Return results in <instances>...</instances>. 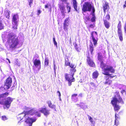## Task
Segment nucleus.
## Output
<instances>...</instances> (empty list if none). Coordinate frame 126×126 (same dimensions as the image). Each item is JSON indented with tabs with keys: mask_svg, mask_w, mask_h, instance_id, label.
Listing matches in <instances>:
<instances>
[{
	"mask_svg": "<svg viewBox=\"0 0 126 126\" xmlns=\"http://www.w3.org/2000/svg\"><path fill=\"white\" fill-rule=\"evenodd\" d=\"M125 4L123 5V7L124 8L126 7V0L125 1Z\"/></svg>",
	"mask_w": 126,
	"mask_h": 126,
	"instance_id": "nucleus-48",
	"label": "nucleus"
},
{
	"mask_svg": "<svg viewBox=\"0 0 126 126\" xmlns=\"http://www.w3.org/2000/svg\"><path fill=\"white\" fill-rule=\"evenodd\" d=\"M53 42L54 43V44L55 46H56V47H57L58 46H57V44L56 42V41H55V39L54 37L53 38Z\"/></svg>",
	"mask_w": 126,
	"mask_h": 126,
	"instance_id": "nucleus-37",
	"label": "nucleus"
},
{
	"mask_svg": "<svg viewBox=\"0 0 126 126\" xmlns=\"http://www.w3.org/2000/svg\"><path fill=\"white\" fill-rule=\"evenodd\" d=\"M64 66L66 67L69 66L70 68V71L71 72H76V65L74 63H71L68 57H66L65 59Z\"/></svg>",
	"mask_w": 126,
	"mask_h": 126,
	"instance_id": "nucleus-5",
	"label": "nucleus"
},
{
	"mask_svg": "<svg viewBox=\"0 0 126 126\" xmlns=\"http://www.w3.org/2000/svg\"><path fill=\"white\" fill-rule=\"evenodd\" d=\"M61 1L63 2H66L67 0H60Z\"/></svg>",
	"mask_w": 126,
	"mask_h": 126,
	"instance_id": "nucleus-49",
	"label": "nucleus"
},
{
	"mask_svg": "<svg viewBox=\"0 0 126 126\" xmlns=\"http://www.w3.org/2000/svg\"><path fill=\"white\" fill-rule=\"evenodd\" d=\"M74 45L76 51L78 52H79L81 50V48L80 47H78V45L76 43H74Z\"/></svg>",
	"mask_w": 126,
	"mask_h": 126,
	"instance_id": "nucleus-28",
	"label": "nucleus"
},
{
	"mask_svg": "<svg viewBox=\"0 0 126 126\" xmlns=\"http://www.w3.org/2000/svg\"><path fill=\"white\" fill-rule=\"evenodd\" d=\"M75 72H71L70 71V73L71 75L67 73L65 74V78L66 80L68 81V84L69 86H70L72 85V83L75 81V80L74 76V73Z\"/></svg>",
	"mask_w": 126,
	"mask_h": 126,
	"instance_id": "nucleus-4",
	"label": "nucleus"
},
{
	"mask_svg": "<svg viewBox=\"0 0 126 126\" xmlns=\"http://www.w3.org/2000/svg\"><path fill=\"white\" fill-rule=\"evenodd\" d=\"M95 26L94 24H91L89 26V28H93Z\"/></svg>",
	"mask_w": 126,
	"mask_h": 126,
	"instance_id": "nucleus-43",
	"label": "nucleus"
},
{
	"mask_svg": "<svg viewBox=\"0 0 126 126\" xmlns=\"http://www.w3.org/2000/svg\"><path fill=\"white\" fill-rule=\"evenodd\" d=\"M57 93L58 94V96H59V98L60 99L61 94L60 92L59 91H58L57 92Z\"/></svg>",
	"mask_w": 126,
	"mask_h": 126,
	"instance_id": "nucleus-45",
	"label": "nucleus"
},
{
	"mask_svg": "<svg viewBox=\"0 0 126 126\" xmlns=\"http://www.w3.org/2000/svg\"><path fill=\"white\" fill-rule=\"evenodd\" d=\"M10 11L8 10L5 11L4 12V15L5 17L8 19H9L10 17Z\"/></svg>",
	"mask_w": 126,
	"mask_h": 126,
	"instance_id": "nucleus-27",
	"label": "nucleus"
},
{
	"mask_svg": "<svg viewBox=\"0 0 126 126\" xmlns=\"http://www.w3.org/2000/svg\"><path fill=\"white\" fill-rule=\"evenodd\" d=\"M59 7L62 13L64 15V11H65V6L63 5H62L61 4H59Z\"/></svg>",
	"mask_w": 126,
	"mask_h": 126,
	"instance_id": "nucleus-23",
	"label": "nucleus"
},
{
	"mask_svg": "<svg viewBox=\"0 0 126 126\" xmlns=\"http://www.w3.org/2000/svg\"><path fill=\"white\" fill-rule=\"evenodd\" d=\"M2 119L3 120H5L7 119V118L5 115H3L2 117Z\"/></svg>",
	"mask_w": 126,
	"mask_h": 126,
	"instance_id": "nucleus-40",
	"label": "nucleus"
},
{
	"mask_svg": "<svg viewBox=\"0 0 126 126\" xmlns=\"http://www.w3.org/2000/svg\"><path fill=\"white\" fill-rule=\"evenodd\" d=\"M124 29L125 33H126V23H125L124 26Z\"/></svg>",
	"mask_w": 126,
	"mask_h": 126,
	"instance_id": "nucleus-44",
	"label": "nucleus"
},
{
	"mask_svg": "<svg viewBox=\"0 0 126 126\" xmlns=\"http://www.w3.org/2000/svg\"><path fill=\"white\" fill-rule=\"evenodd\" d=\"M91 35L94 45L95 46L97 44L98 40V39L97 38V33L96 32L93 31L91 32Z\"/></svg>",
	"mask_w": 126,
	"mask_h": 126,
	"instance_id": "nucleus-13",
	"label": "nucleus"
},
{
	"mask_svg": "<svg viewBox=\"0 0 126 126\" xmlns=\"http://www.w3.org/2000/svg\"><path fill=\"white\" fill-rule=\"evenodd\" d=\"M18 18V16L17 14H14L12 16V20L13 25L12 28L14 30H16L17 29Z\"/></svg>",
	"mask_w": 126,
	"mask_h": 126,
	"instance_id": "nucleus-10",
	"label": "nucleus"
},
{
	"mask_svg": "<svg viewBox=\"0 0 126 126\" xmlns=\"http://www.w3.org/2000/svg\"><path fill=\"white\" fill-rule=\"evenodd\" d=\"M18 59H16V61L17 62V63H18Z\"/></svg>",
	"mask_w": 126,
	"mask_h": 126,
	"instance_id": "nucleus-53",
	"label": "nucleus"
},
{
	"mask_svg": "<svg viewBox=\"0 0 126 126\" xmlns=\"http://www.w3.org/2000/svg\"><path fill=\"white\" fill-rule=\"evenodd\" d=\"M92 5L89 2H85L82 5V13H84L87 11L90 12L91 11Z\"/></svg>",
	"mask_w": 126,
	"mask_h": 126,
	"instance_id": "nucleus-9",
	"label": "nucleus"
},
{
	"mask_svg": "<svg viewBox=\"0 0 126 126\" xmlns=\"http://www.w3.org/2000/svg\"><path fill=\"white\" fill-rule=\"evenodd\" d=\"M106 19L109 20L110 19V15L108 14L106 16Z\"/></svg>",
	"mask_w": 126,
	"mask_h": 126,
	"instance_id": "nucleus-39",
	"label": "nucleus"
},
{
	"mask_svg": "<svg viewBox=\"0 0 126 126\" xmlns=\"http://www.w3.org/2000/svg\"><path fill=\"white\" fill-rule=\"evenodd\" d=\"M79 95L81 97H82V94L81 93H80V94H79Z\"/></svg>",
	"mask_w": 126,
	"mask_h": 126,
	"instance_id": "nucleus-50",
	"label": "nucleus"
},
{
	"mask_svg": "<svg viewBox=\"0 0 126 126\" xmlns=\"http://www.w3.org/2000/svg\"><path fill=\"white\" fill-rule=\"evenodd\" d=\"M90 44L89 45V50L90 52L91 55H93L94 54V50L93 45L92 43L90 42Z\"/></svg>",
	"mask_w": 126,
	"mask_h": 126,
	"instance_id": "nucleus-20",
	"label": "nucleus"
},
{
	"mask_svg": "<svg viewBox=\"0 0 126 126\" xmlns=\"http://www.w3.org/2000/svg\"><path fill=\"white\" fill-rule=\"evenodd\" d=\"M41 12V11L40 10H38L37 11V15H39Z\"/></svg>",
	"mask_w": 126,
	"mask_h": 126,
	"instance_id": "nucleus-46",
	"label": "nucleus"
},
{
	"mask_svg": "<svg viewBox=\"0 0 126 126\" xmlns=\"http://www.w3.org/2000/svg\"><path fill=\"white\" fill-rule=\"evenodd\" d=\"M93 126H94V125H93Z\"/></svg>",
	"mask_w": 126,
	"mask_h": 126,
	"instance_id": "nucleus-55",
	"label": "nucleus"
},
{
	"mask_svg": "<svg viewBox=\"0 0 126 126\" xmlns=\"http://www.w3.org/2000/svg\"><path fill=\"white\" fill-rule=\"evenodd\" d=\"M36 120V119L35 118H32L28 117L26 119L25 122L28 124L29 126H32L33 123L35 122Z\"/></svg>",
	"mask_w": 126,
	"mask_h": 126,
	"instance_id": "nucleus-14",
	"label": "nucleus"
},
{
	"mask_svg": "<svg viewBox=\"0 0 126 126\" xmlns=\"http://www.w3.org/2000/svg\"><path fill=\"white\" fill-rule=\"evenodd\" d=\"M99 75V73L97 71L94 72L92 73V78L93 79L97 78Z\"/></svg>",
	"mask_w": 126,
	"mask_h": 126,
	"instance_id": "nucleus-26",
	"label": "nucleus"
},
{
	"mask_svg": "<svg viewBox=\"0 0 126 126\" xmlns=\"http://www.w3.org/2000/svg\"><path fill=\"white\" fill-rule=\"evenodd\" d=\"M69 18H67L64 20L63 23V29L65 31H67L69 25Z\"/></svg>",
	"mask_w": 126,
	"mask_h": 126,
	"instance_id": "nucleus-16",
	"label": "nucleus"
},
{
	"mask_svg": "<svg viewBox=\"0 0 126 126\" xmlns=\"http://www.w3.org/2000/svg\"><path fill=\"white\" fill-rule=\"evenodd\" d=\"M50 6V8H51V5L50 4H47L45 5V9L48 8V7Z\"/></svg>",
	"mask_w": 126,
	"mask_h": 126,
	"instance_id": "nucleus-41",
	"label": "nucleus"
},
{
	"mask_svg": "<svg viewBox=\"0 0 126 126\" xmlns=\"http://www.w3.org/2000/svg\"><path fill=\"white\" fill-rule=\"evenodd\" d=\"M87 116L88 117L89 120L91 123L93 125H94L95 123V121L93 120V118L89 115H88Z\"/></svg>",
	"mask_w": 126,
	"mask_h": 126,
	"instance_id": "nucleus-31",
	"label": "nucleus"
},
{
	"mask_svg": "<svg viewBox=\"0 0 126 126\" xmlns=\"http://www.w3.org/2000/svg\"><path fill=\"white\" fill-rule=\"evenodd\" d=\"M112 69H113V70H112V71H107L108 72V75L106 74H104V72L103 71H102L103 72V74L105 75H106V76H109V77H110V78H113V77H115L116 76H111V74H110V72L111 73H114L115 72V70L114 68H113V67H112Z\"/></svg>",
	"mask_w": 126,
	"mask_h": 126,
	"instance_id": "nucleus-22",
	"label": "nucleus"
},
{
	"mask_svg": "<svg viewBox=\"0 0 126 126\" xmlns=\"http://www.w3.org/2000/svg\"><path fill=\"white\" fill-rule=\"evenodd\" d=\"M7 38V42L10 44V48H15L19 44V41L18 37L13 33H10L8 34Z\"/></svg>",
	"mask_w": 126,
	"mask_h": 126,
	"instance_id": "nucleus-1",
	"label": "nucleus"
},
{
	"mask_svg": "<svg viewBox=\"0 0 126 126\" xmlns=\"http://www.w3.org/2000/svg\"><path fill=\"white\" fill-rule=\"evenodd\" d=\"M103 10L104 13H105L106 12H108L110 9V7L108 2L106 1L103 5Z\"/></svg>",
	"mask_w": 126,
	"mask_h": 126,
	"instance_id": "nucleus-17",
	"label": "nucleus"
},
{
	"mask_svg": "<svg viewBox=\"0 0 126 126\" xmlns=\"http://www.w3.org/2000/svg\"><path fill=\"white\" fill-rule=\"evenodd\" d=\"M78 95L77 94H73L71 96L72 99H73L75 97L77 96Z\"/></svg>",
	"mask_w": 126,
	"mask_h": 126,
	"instance_id": "nucleus-42",
	"label": "nucleus"
},
{
	"mask_svg": "<svg viewBox=\"0 0 126 126\" xmlns=\"http://www.w3.org/2000/svg\"><path fill=\"white\" fill-rule=\"evenodd\" d=\"M117 114L116 113L115 114V125L116 126H117L119 124V122L117 120L118 119V117H117V116H116ZM117 115H118L117 114Z\"/></svg>",
	"mask_w": 126,
	"mask_h": 126,
	"instance_id": "nucleus-29",
	"label": "nucleus"
},
{
	"mask_svg": "<svg viewBox=\"0 0 126 126\" xmlns=\"http://www.w3.org/2000/svg\"><path fill=\"white\" fill-rule=\"evenodd\" d=\"M33 0H28V1L29 3V4L30 7H31L32 5L33 4Z\"/></svg>",
	"mask_w": 126,
	"mask_h": 126,
	"instance_id": "nucleus-33",
	"label": "nucleus"
},
{
	"mask_svg": "<svg viewBox=\"0 0 126 126\" xmlns=\"http://www.w3.org/2000/svg\"><path fill=\"white\" fill-rule=\"evenodd\" d=\"M122 26L120 21H119L117 26V32L120 40L122 41L123 40V35L122 30Z\"/></svg>",
	"mask_w": 126,
	"mask_h": 126,
	"instance_id": "nucleus-11",
	"label": "nucleus"
},
{
	"mask_svg": "<svg viewBox=\"0 0 126 126\" xmlns=\"http://www.w3.org/2000/svg\"><path fill=\"white\" fill-rule=\"evenodd\" d=\"M91 85L92 86L95 87V85L94 83L93 82H91L90 83Z\"/></svg>",
	"mask_w": 126,
	"mask_h": 126,
	"instance_id": "nucleus-47",
	"label": "nucleus"
},
{
	"mask_svg": "<svg viewBox=\"0 0 126 126\" xmlns=\"http://www.w3.org/2000/svg\"><path fill=\"white\" fill-rule=\"evenodd\" d=\"M1 98H2V97L1 94L0 95V104L5 105L6 107L8 109L11 106V104L13 101V99L10 97H8L4 103L3 101L0 100Z\"/></svg>",
	"mask_w": 126,
	"mask_h": 126,
	"instance_id": "nucleus-8",
	"label": "nucleus"
},
{
	"mask_svg": "<svg viewBox=\"0 0 126 126\" xmlns=\"http://www.w3.org/2000/svg\"><path fill=\"white\" fill-rule=\"evenodd\" d=\"M7 59L8 60L9 63H10V60L8 59Z\"/></svg>",
	"mask_w": 126,
	"mask_h": 126,
	"instance_id": "nucleus-51",
	"label": "nucleus"
},
{
	"mask_svg": "<svg viewBox=\"0 0 126 126\" xmlns=\"http://www.w3.org/2000/svg\"><path fill=\"white\" fill-rule=\"evenodd\" d=\"M92 16L95 15L94 12L95 11V10L93 6H92Z\"/></svg>",
	"mask_w": 126,
	"mask_h": 126,
	"instance_id": "nucleus-34",
	"label": "nucleus"
},
{
	"mask_svg": "<svg viewBox=\"0 0 126 126\" xmlns=\"http://www.w3.org/2000/svg\"><path fill=\"white\" fill-rule=\"evenodd\" d=\"M48 107L52 109H54L55 111H56V106L55 105L52 104L50 101H47V102Z\"/></svg>",
	"mask_w": 126,
	"mask_h": 126,
	"instance_id": "nucleus-21",
	"label": "nucleus"
},
{
	"mask_svg": "<svg viewBox=\"0 0 126 126\" xmlns=\"http://www.w3.org/2000/svg\"><path fill=\"white\" fill-rule=\"evenodd\" d=\"M97 54L98 60L100 62V68L102 69V71H104V74L108 75V72L107 71H112L113 70L112 66L104 63L103 60V57L101 53H98Z\"/></svg>",
	"mask_w": 126,
	"mask_h": 126,
	"instance_id": "nucleus-2",
	"label": "nucleus"
},
{
	"mask_svg": "<svg viewBox=\"0 0 126 126\" xmlns=\"http://www.w3.org/2000/svg\"><path fill=\"white\" fill-rule=\"evenodd\" d=\"M35 110L34 109H33L28 111H24L23 112V113H24V115L21 116V115L18 116V118H20V120H21L23 119V117L27 115H33L34 114Z\"/></svg>",
	"mask_w": 126,
	"mask_h": 126,
	"instance_id": "nucleus-12",
	"label": "nucleus"
},
{
	"mask_svg": "<svg viewBox=\"0 0 126 126\" xmlns=\"http://www.w3.org/2000/svg\"><path fill=\"white\" fill-rule=\"evenodd\" d=\"M103 21L104 22V24L105 27L107 29H108L110 26V22L105 19Z\"/></svg>",
	"mask_w": 126,
	"mask_h": 126,
	"instance_id": "nucleus-25",
	"label": "nucleus"
},
{
	"mask_svg": "<svg viewBox=\"0 0 126 126\" xmlns=\"http://www.w3.org/2000/svg\"><path fill=\"white\" fill-rule=\"evenodd\" d=\"M9 94V93L8 92H6L4 93L1 94L2 98L6 97H7Z\"/></svg>",
	"mask_w": 126,
	"mask_h": 126,
	"instance_id": "nucleus-32",
	"label": "nucleus"
},
{
	"mask_svg": "<svg viewBox=\"0 0 126 126\" xmlns=\"http://www.w3.org/2000/svg\"><path fill=\"white\" fill-rule=\"evenodd\" d=\"M12 82V79L11 77L9 76L4 81V87H1L0 88V90H2L4 88L5 90H8L10 88L11 86Z\"/></svg>",
	"mask_w": 126,
	"mask_h": 126,
	"instance_id": "nucleus-6",
	"label": "nucleus"
},
{
	"mask_svg": "<svg viewBox=\"0 0 126 126\" xmlns=\"http://www.w3.org/2000/svg\"><path fill=\"white\" fill-rule=\"evenodd\" d=\"M49 63V60L47 58H45V59L44 61V66L45 67H46L48 65Z\"/></svg>",
	"mask_w": 126,
	"mask_h": 126,
	"instance_id": "nucleus-30",
	"label": "nucleus"
},
{
	"mask_svg": "<svg viewBox=\"0 0 126 126\" xmlns=\"http://www.w3.org/2000/svg\"><path fill=\"white\" fill-rule=\"evenodd\" d=\"M86 61L88 64L91 67H94L95 66L94 63L90 57L88 56L87 57Z\"/></svg>",
	"mask_w": 126,
	"mask_h": 126,
	"instance_id": "nucleus-15",
	"label": "nucleus"
},
{
	"mask_svg": "<svg viewBox=\"0 0 126 126\" xmlns=\"http://www.w3.org/2000/svg\"><path fill=\"white\" fill-rule=\"evenodd\" d=\"M54 69H55V65L54 64Z\"/></svg>",
	"mask_w": 126,
	"mask_h": 126,
	"instance_id": "nucleus-52",
	"label": "nucleus"
},
{
	"mask_svg": "<svg viewBox=\"0 0 126 126\" xmlns=\"http://www.w3.org/2000/svg\"><path fill=\"white\" fill-rule=\"evenodd\" d=\"M92 16L93 17L91 19V21L92 22H95V15Z\"/></svg>",
	"mask_w": 126,
	"mask_h": 126,
	"instance_id": "nucleus-35",
	"label": "nucleus"
},
{
	"mask_svg": "<svg viewBox=\"0 0 126 126\" xmlns=\"http://www.w3.org/2000/svg\"><path fill=\"white\" fill-rule=\"evenodd\" d=\"M33 62L34 65L36 67L41 66V62L40 60L37 59H35Z\"/></svg>",
	"mask_w": 126,
	"mask_h": 126,
	"instance_id": "nucleus-18",
	"label": "nucleus"
},
{
	"mask_svg": "<svg viewBox=\"0 0 126 126\" xmlns=\"http://www.w3.org/2000/svg\"><path fill=\"white\" fill-rule=\"evenodd\" d=\"M3 29V26L2 23V21L0 20V30Z\"/></svg>",
	"mask_w": 126,
	"mask_h": 126,
	"instance_id": "nucleus-36",
	"label": "nucleus"
},
{
	"mask_svg": "<svg viewBox=\"0 0 126 126\" xmlns=\"http://www.w3.org/2000/svg\"><path fill=\"white\" fill-rule=\"evenodd\" d=\"M40 112L43 113L44 115L46 116H47L50 114L49 110L47 109L45 107L44 108H41V110L39 111H36L35 110L34 114L38 117H40L41 116Z\"/></svg>",
	"mask_w": 126,
	"mask_h": 126,
	"instance_id": "nucleus-7",
	"label": "nucleus"
},
{
	"mask_svg": "<svg viewBox=\"0 0 126 126\" xmlns=\"http://www.w3.org/2000/svg\"><path fill=\"white\" fill-rule=\"evenodd\" d=\"M67 9L68 10V13H69L71 11V7L70 6L67 5L66 6Z\"/></svg>",
	"mask_w": 126,
	"mask_h": 126,
	"instance_id": "nucleus-38",
	"label": "nucleus"
},
{
	"mask_svg": "<svg viewBox=\"0 0 126 126\" xmlns=\"http://www.w3.org/2000/svg\"><path fill=\"white\" fill-rule=\"evenodd\" d=\"M72 4L73 7L75 10L76 12H79L78 9V3L76 0H72Z\"/></svg>",
	"mask_w": 126,
	"mask_h": 126,
	"instance_id": "nucleus-19",
	"label": "nucleus"
},
{
	"mask_svg": "<svg viewBox=\"0 0 126 126\" xmlns=\"http://www.w3.org/2000/svg\"><path fill=\"white\" fill-rule=\"evenodd\" d=\"M86 1V0H82V2H84V1Z\"/></svg>",
	"mask_w": 126,
	"mask_h": 126,
	"instance_id": "nucleus-54",
	"label": "nucleus"
},
{
	"mask_svg": "<svg viewBox=\"0 0 126 126\" xmlns=\"http://www.w3.org/2000/svg\"><path fill=\"white\" fill-rule=\"evenodd\" d=\"M115 93L118 98L117 99L116 96H115V97L113 98L112 100H111V104L113 106V108L115 111L117 112L120 109V107L117 104V102H118L123 104H124V102L120 96L119 92H115Z\"/></svg>",
	"mask_w": 126,
	"mask_h": 126,
	"instance_id": "nucleus-3",
	"label": "nucleus"
},
{
	"mask_svg": "<svg viewBox=\"0 0 126 126\" xmlns=\"http://www.w3.org/2000/svg\"><path fill=\"white\" fill-rule=\"evenodd\" d=\"M108 77V78L106 79L104 83L106 85H110L112 83V81L109 79V77Z\"/></svg>",
	"mask_w": 126,
	"mask_h": 126,
	"instance_id": "nucleus-24",
	"label": "nucleus"
}]
</instances>
